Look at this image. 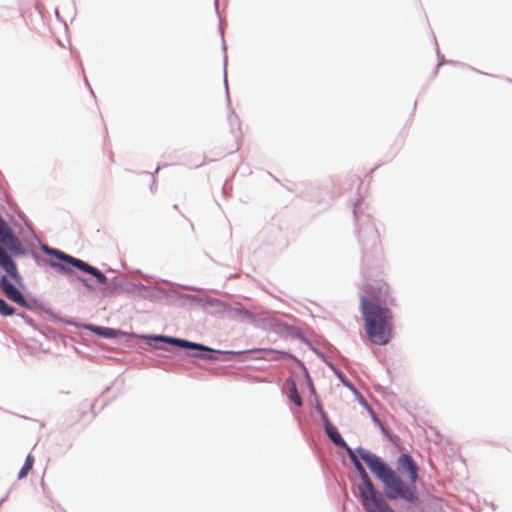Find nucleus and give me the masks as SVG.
Returning <instances> with one entry per match:
<instances>
[{
  "mask_svg": "<svg viewBox=\"0 0 512 512\" xmlns=\"http://www.w3.org/2000/svg\"><path fill=\"white\" fill-rule=\"evenodd\" d=\"M109 329H106V328H102V327H96L94 329V331L98 334V335H104V336H109L110 333H108Z\"/></svg>",
  "mask_w": 512,
  "mask_h": 512,
  "instance_id": "nucleus-12",
  "label": "nucleus"
},
{
  "mask_svg": "<svg viewBox=\"0 0 512 512\" xmlns=\"http://www.w3.org/2000/svg\"><path fill=\"white\" fill-rule=\"evenodd\" d=\"M348 454L361 477L362 482L359 484L358 490L365 510L367 512H394L389 504L381 496L377 495L374 485L363 465L350 448H348Z\"/></svg>",
  "mask_w": 512,
  "mask_h": 512,
  "instance_id": "nucleus-3",
  "label": "nucleus"
},
{
  "mask_svg": "<svg viewBox=\"0 0 512 512\" xmlns=\"http://www.w3.org/2000/svg\"><path fill=\"white\" fill-rule=\"evenodd\" d=\"M155 339L159 340V341H162V342L171 343L173 345H176V346H179V347H182V348L196 349V350L207 351V352L211 351L210 348H208V347H206L204 345L197 344V343L190 342V341L183 340V339H179V338H172V337H166V336H157V337H155Z\"/></svg>",
  "mask_w": 512,
  "mask_h": 512,
  "instance_id": "nucleus-7",
  "label": "nucleus"
},
{
  "mask_svg": "<svg viewBox=\"0 0 512 512\" xmlns=\"http://www.w3.org/2000/svg\"><path fill=\"white\" fill-rule=\"evenodd\" d=\"M0 288L8 299L15 302L22 307H28V302L22 295V293L8 281L6 276H2L0 279Z\"/></svg>",
  "mask_w": 512,
  "mask_h": 512,
  "instance_id": "nucleus-5",
  "label": "nucleus"
},
{
  "mask_svg": "<svg viewBox=\"0 0 512 512\" xmlns=\"http://www.w3.org/2000/svg\"><path fill=\"white\" fill-rule=\"evenodd\" d=\"M193 356L196 358H202L207 360L213 359V356L211 354H193Z\"/></svg>",
  "mask_w": 512,
  "mask_h": 512,
  "instance_id": "nucleus-13",
  "label": "nucleus"
},
{
  "mask_svg": "<svg viewBox=\"0 0 512 512\" xmlns=\"http://www.w3.org/2000/svg\"><path fill=\"white\" fill-rule=\"evenodd\" d=\"M51 266L56 268L61 273H66L68 271L66 267L60 263H51Z\"/></svg>",
  "mask_w": 512,
  "mask_h": 512,
  "instance_id": "nucleus-11",
  "label": "nucleus"
},
{
  "mask_svg": "<svg viewBox=\"0 0 512 512\" xmlns=\"http://www.w3.org/2000/svg\"><path fill=\"white\" fill-rule=\"evenodd\" d=\"M396 298L385 281L373 280L363 286L360 311L368 339L376 345H386L393 337V314Z\"/></svg>",
  "mask_w": 512,
  "mask_h": 512,
  "instance_id": "nucleus-1",
  "label": "nucleus"
},
{
  "mask_svg": "<svg viewBox=\"0 0 512 512\" xmlns=\"http://www.w3.org/2000/svg\"><path fill=\"white\" fill-rule=\"evenodd\" d=\"M321 417L323 420L325 431L328 435V437L331 439V441L342 448H346L348 450V446L346 442L341 437L340 433L338 432L337 428L330 422L328 416L323 410H320Z\"/></svg>",
  "mask_w": 512,
  "mask_h": 512,
  "instance_id": "nucleus-6",
  "label": "nucleus"
},
{
  "mask_svg": "<svg viewBox=\"0 0 512 512\" xmlns=\"http://www.w3.org/2000/svg\"><path fill=\"white\" fill-rule=\"evenodd\" d=\"M34 463H35V458L33 455L29 454L27 457H26V460L24 462V465L22 466L21 470L19 471L18 473V479L21 480V479H24L28 473L31 471V469L33 468L34 466Z\"/></svg>",
  "mask_w": 512,
  "mask_h": 512,
  "instance_id": "nucleus-8",
  "label": "nucleus"
},
{
  "mask_svg": "<svg viewBox=\"0 0 512 512\" xmlns=\"http://www.w3.org/2000/svg\"><path fill=\"white\" fill-rule=\"evenodd\" d=\"M14 313V308L9 306L3 299L0 298V314L2 316H11Z\"/></svg>",
  "mask_w": 512,
  "mask_h": 512,
  "instance_id": "nucleus-10",
  "label": "nucleus"
},
{
  "mask_svg": "<svg viewBox=\"0 0 512 512\" xmlns=\"http://www.w3.org/2000/svg\"><path fill=\"white\" fill-rule=\"evenodd\" d=\"M289 398L291 401H293L297 406L302 405V399L300 395L298 394L296 384L292 381L289 388Z\"/></svg>",
  "mask_w": 512,
  "mask_h": 512,
  "instance_id": "nucleus-9",
  "label": "nucleus"
},
{
  "mask_svg": "<svg viewBox=\"0 0 512 512\" xmlns=\"http://www.w3.org/2000/svg\"><path fill=\"white\" fill-rule=\"evenodd\" d=\"M359 455L383 483L385 496L389 500L402 499L410 504L418 502L416 483L419 479V467L411 455L403 453L398 457L396 461L397 472L368 451L359 450Z\"/></svg>",
  "mask_w": 512,
  "mask_h": 512,
  "instance_id": "nucleus-2",
  "label": "nucleus"
},
{
  "mask_svg": "<svg viewBox=\"0 0 512 512\" xmlns=\"http://www.w3.org/2000/svg\"><path fill=\"white\" fill-rule=\"evenodd\" d=\"M48 252L53 254L58 259L63 260L65 262L77 267L78 269L93 275L99 283H101V284L107 283V277L102 272H100L98 269L87 264L86 262H84L78 258H74L68 254H65L64 252L59 251V250H48Z\"/></svg>",
  "mask_w": 512,
  "mask_h": 512,
  "instance_id": "nucleus-4",
  "label": "nucleus"
}]
</instances>
